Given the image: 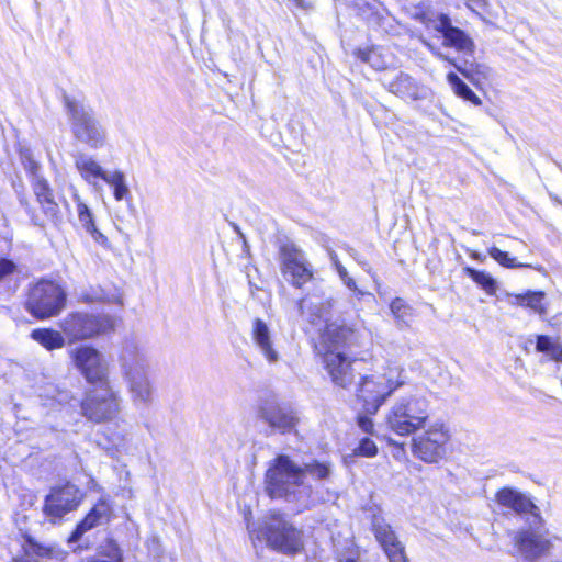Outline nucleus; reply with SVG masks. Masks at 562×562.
Segmentation results:
<instances>
[{"instance_id":"obj_47","label":"nucleus","mask_w":562,"mask_h":562,"mask_svg":"<svg viewBox=\"0 0 562 562\" xmlns=\"http://www.w3.org/2000/svg\"><path fill=\"white\" fill-rule=\"evenodd\" d=\"M549 355L553 360L562 362V346L555 344Z\"/></svg>"},{"instance_id":"obj_7","label":"nucleus","mask_w":562,"mask_h":562,"mask_svg":"<svg viewBox=\"0 0 562 562\" xmlns=\"http://www.w3.org/2000/svg\"><path fill=\"white\" fill-rule=\"evenodd\" d=\"M261 536L270 548L285 554H294L303 549L302 531L278 513H271L266 518L257 538Z\"/></svg>"},{"instance_id":"obj_11","label":"nucleus","mask_w":562,"mask_h":562,"mask_svg":"<svg viewBox=\"0 0 562 562\" xmlns=\"http://www.w3.org/2000/svg\"><path fill=\"white\" fill-rule=\"evenodd\" d=\"M115 322L108 315L88 313L69 314L60 327L69 341L85 340L113 330Z\"/></svg>"},{"instance_id":"obj_34","label":"nucleus","mask_w":562,"mask_h":562,"mask_svg":"<svg viewBox=\"0 0 562 562\" xmlns=\"http://www.w3.org/2000/svg\"><path fill=\"white\" fill-rule=\"evenodd\" d=\"M464 272L470 277L477 285H480L487 294H495L497 284L495 279L485 271H480L471 267H465Z\"/></svg>"},{"instance_id":"obj_39","label":"nucleus","mask_w":562,"mask_h":562,"mask_svg":"<svg viewBox=\"0 0 562 562\" xmlns=\"http://www.w3.org/2000/svg\"><path fill=\"white\" fill-rule=\"evenodd\" d=\"M341 282L350 290L353 292V295L358 299V300H361L362 297H364L366 295H371L369 292H366L361 289H359L357 286V283L356 281L349 276L348 271L345 270L342 271L340 274H338Z\"/></svg>"},{"instance_id":"obj_41","label":"nucleus","mask_w":562,"mask_h":562,"mask_svg":"<svg viewBox=\"0 0 562 562\" xmlns=\"http://www.w3.org/2000/svg\"><path fill=\"white\" fill-rule=\"evenodd\" d=\"M85 300L87 302H112V303H116L119 305H123V302H122V299L117 295H106L105 293L103 292H100V293H95L93 295H85Z\"/></svg>"},{"instance_id":"obj_30","label":"nucleus","mask_w":562,"mask_h":562,"mask_svg":"<svg viewBox=\"0 0 562 562\" xmlns=\"http://www.w3.org/2000/svg\"><path fill=\"white\" fill-rule=\"evenodd\" d=\"M31 337L47 350L59 349L65 345L64 336L50 328L34 329Z\"/></svg>"},{"instance_id":"obj_4","label":"nucleus","mask_w":562,"mask_h":562,"mask_svg":"<svg viewBox=\"0 0 562 562\" xmlns=\"http://www.w3.org/2000/svg\"><path fill=\"white\" fill-rule=\"evenodd\" d=\"M527 528L516 532L515 543L520 554L529 562L548 560L562 562V538L552 536L540 517L539 524L529 522Z\"/></svg>"},{"instance_id":"obj_51","label":"nucleus","mask_w":562,"mask_h":562,"mask_svg":"<svg viewBox=\"0 0 562 562\" xmlns=\"http://www.w3.org/2000/svg\"><path fill=\"white\" fill-rule=\"evenodd\" d=\"M334 268L338 274H340L342 271L347 270L341 263H337V266Z\"/></svg>"},{"instance_id":"obj_35","label":"nucleus","mask_w":562,"mask_h":562,"mask_svg":"<svg viewBox=\"0 0 562 562\" xmlns=\"http://www.w3.org/2000/svg\"><path fill=\"white\" fill-rule=\"evenodd\" d=\"M543 299L544 293L543 292H527L525 294H517L515 295V303L521 306H527L535 311L536 313L542 314L544 313L543 307Z\"/></svg>"},{"instance_id":"obj_28","label":"nucleus","mask_w":562,"mask_h":562,"mask_svg":"<svg viewBox=\"0 0 562 562\" xmlns=\"http://www.w3.org/2000/svg\"><path fill=\"white\" fill-rule=\"evenodd\" d=\"M390 311L398 329L409 327L414 318V308L404 299L395 297L390 304Z\"/></svg>"},{"instance_id":"obj_24","label":"nucleus","mask_w":562,"mask_h":562,"mask_svg":"<svg viewBox=\"0 0 562 562\" xmlns=\"http://www.w3.org/2000/svg\"><path fill=\"white\" fill-rule=\"evenodd\" d=\"M31 181L34 194L44 213L50 220H56L59 213V206L54 199L53 190L48 181L43 176L34 178Z\"/></svg>"},{"instance_id":"obj_12","label":"nucleus","mask_w":562,"mask_h":562,"mask_svg":"<svg viewBox=\"0 0 562 562\" xmlns=\"http://www.w3.org/2000/svg\"><path fill=\"white\" fill-rule=\"evenodd\" d=\"M69 353L75 367L88 383L103 384L109 382V363L101 351L91 346L82 345L71 349Z\"/></svg>"},{"instance_id":"obj_15","label":"nucleus","mask_w":562,"mask_h":562,"mask_svg":"<svg viewBox=\"0 0 562 562\" xmlns=\"http://www.w3.org/2000/svg\"><path fill=\"white\" fill-rule=\"evenodd\" d=\"M325 368L336 386L348 389L355 381L358 367L361 363L359 359H349L342 352L328 350L324 356Z\"/></svg>"},{"instance_id":"obj_22","label":"nucleus","mask_w":562,"mask_h":562,"mask_svg":"<svg viewBox=\"0 0 562 562\" xmlns=\"http://www.w3.org/2000/svg\"><path fill=\"white\" fill-rule=\"evenodd\" d=\"M251 336L256 347L266 360L269 363H277L280 359V353L274 348L270 328L262 319L256 318L254 321Z\"/></svg>"},{"instance_id":"obj_20","label":"nucleus","mask_w":562,"mask_h":562,"mask_svg":"<svg viewBox=\"0 0 562 562\" xmlns=\"http://www.w3.org/2000/svg\"><path fill=\"white\" fill-rule=\"evenodd\" d=\"M437 30L442 34L446 46L454 47L465 53L473 52L474 44L472 40L462 30L453 26L447 15L442 14L439 18Z\"/></svg>"},{"instance_id":"obj_49","label":"nucleus","mask_w":562,"mask_h":562,"mask_svg":"<svg viewBox=\"0 0 562 562\" xmlns=\"http://www.w3.org/2000/svg\"><path fill=\"white\" fill-rule=\"evenodd\" d=\"M470 257H471L472 259H474V260H479V261H481V262L485 260V257H484V256H482V255H481L480 252H477V251H471V252H470Z\"/></svg>"},{"instance_id":"obj_44","label":"nucleus","mask_w":562,"mask_h":562,"mask_svg":"<svg viewBox=\"0 0 562 562\" xmlns=\"http://www.w3.org/2000/svg\"><path fill=\"white\" fill-rule=\"evenodd\" d=\"M15 269V265L13 261L1 258L0 259V280L5 276L12 273Z\"/></svg>"},{"instance_id":"obj_42","label":"nucleus","mask_w":562,"mask_h":562,"mask_svg":"<svg viewBox=\"0 0 562 562\" xmlns=\"http://www.w3.org/2000/svg\"><path fill=\"white\" fill-rule=\"evenodd\" d=\"M372 415L370 414H359L357 417L358 426L367 434H372L374 424L371 418Z\"/></svg>"},{"instance_id":"obj_10","label":"nucleus","mask_w":562,"mask_h":562,"mask_svg":"<svg viewBox=\"0 0 562 562\" xmlns=\"http://www.w3.org/2000/svg\"><path fill=\"white\" fill-rule=\"evenodd\" d=\"M65 302L66 293L57 283L41 280L31 288L26 308L36 318L44 319L57 315Z\"/></svg>"},{"instance_id":"obj_46","label":"nucleus","mask_w":562,"mask_h":562,"mask_svg":"<svg viewBox=\"0 0 562 562\" xmlns=\"http://www.w3.org/2000/svg\"><path fill=\"white\" fill-rule=\"evenodd\" d=\"M356 55H357V57H358V58H360L362 61H364V63H370V61H371L372 56L374 55V52H373V50H371V49H364V50H362V49H358V50L356 52Z\"/></svg>"},{"instance_id":"obj_32","label":"nucleus","mask_w":562,"mask_h":562,"mask_svg":"<svg viewBox=\"0 0 562 562\" xmlns=\"http://www.w3.org/2000/svg\"><path fill=\"white\" fill-rule=\"evenodd\" d=\"M447 80L449 85L451 86L453 92L462 98L465 101L471 102L474 105H481L482 101L481 99L472 91V89L463 82L458 75L454 72H449L447 75Z\"/></svg>"},{"instance_id":"obj_17","label":"nucleus","mask_w":562,"mask_h":562,"mask_svg":"<svg viewBox=\"0 0 562 562\" xmlns=\"http://www.w3.org/2000/svg\"><path fill=\"white\" fill-rule=\"evenodd\" d=\"M258 416L270 428L281 434L293 430L299 420L290 407L280 404L274 398L266 400L259 405Z\"/></svg>"},{"instance_id":"obj_33","label":"nucleus","mask_w":562,"mask_h":562,"mask_svg":"<svg viewBox=\"0 0 562 562\" xmlns=\"http://www.w3.org/2000/svg\"><path fill=\"white\" fill-rule=\"evenodd\" d=\"M438 56L443 58L442 54H439ZM445 59L451 63L459 72H461L464 77L469 78L472 81L475 80L476 76L487 78L490 74V68L483 64L469 63L465 60L463 65H458L447 57H445Z\"/></svg>"},{"instance_id":"obj_27","label":"nucleus","mask_w":562,"mask_h":562,"mask_svg":"<svg viewBox=\"0 0 562 562\" xmlns=\"http://www.w3.org/2000/svg\"><path fill=\"white\" fill-rule=\"evenodd\" d=\"M301 470L304 480H306V475H310L315 481L326 482L333 474V463L313 459L310 462L301 464Z\"/></svg>"},{"instance_id":"obj_3","label":"nucleus","mask_w":562,"mask_h":562,"mask_svg":"<svg viewBox=\"0 0 562 562\" xmlns=\"http://www.w3.org/2000/svg\"><path fill=\"white\" fill-rule=\"evenodd\" d=\"M431 414L429 401L419 394L400 397L385 416L386 427L398 436H409L427 426Z\"/></svg>"},{"instance_id":"obj_26","label":"nucleus","mask_w":562,"mask_h":562,"mask_svg":"<svg viewBox=\"0 0 562 562\" xmlns=\"http://www.w3.org/2000/svg\"><path fill=\"white\" fill-rule=\"evenodd\" d=\"M75 166L81 177L90 183L92 178L103 179L106 172L91 156L83 153L75 156Z\"/></svg>"},{"instance_id":"obj_6","label":"nucleus","mask_w":562,"mask_h":562,"mask_svg":"<svg viewBox=\"0 0 562 562\" xmlns=\"http://www.w3.org/2000/svg\"><path fill=\"white\" fill-rule=\"evenodd\" d=\"M64 103L70 121V128L76 140L91 149L105 145L106 131L95 117L92 108L82 100L64 95Z\"/></svg>"},{"instance_id":"obj_23","label":"nucleus","mask_w":562,"mask_h":562,"mask_svg":"<svg viewBox=\"0 0 562 562\" xmlns=\"http://www.w3.org/2000/svg\"><path fill=\"white\" fill-rule=\"evenodd\" d=\"M74 201L76 202L77 206V215L78 221L86 231L87 234H89L92 239L99 244L100 246L104 248H110V241L108 237L101 233L94 223V216L91 212V210L88 207L86 203L82 202L78 193H74Z\"/></svg>"},{"instance_id":"obj_38","label":"nucleus","mask_w":562,"mask_h":562,"mask_svg":"<svg viewBox=\"0 0 562 562\" xmlns=\"http://www.w3.org/2000/svg\"><path fill=\"white\" fill-rule=\"evenodd\" d=\"M378 453V447L375 442L369 438H363L360 440L358 447L353 450L355 456H361L371 458Z\"/></svg>"},{"instance_id":"obj_43","label":"nucleus","mask_w":562,"mask_h":562,"mask_svg":"<svg viewBox=\"0 0 562 562\" xmlns=\"http://www.w3.org/2000/svg\"><path fill=\"white\" fill-rule=\"evenodd\" d=\"M554 345L555 344L551 340L549 336L540 335L537 337L536 349L539 352H546L549 355Z\"/></svg>"},{"instance_id":"obj_9","label":"nucleus","mask_w":562,"mask_h":562,"mask_svg":"<svg viewBox=\"0 0 562 562\" xmlns=\"http://www.w3.org/2000/svg\"><path fill=\"white\" fill-rule=\"evenodd\" d=\"M83 497L85 493L72 483L54 486L44 497L43 515L49 524L59 525L68 514L77 510Z\"/></svg>"},{"instance_id":"obj_52","label":"nucleus","mask_w":562,"mask_h":562,"mask_svg":"<svg viewBox=\"0 0 562 562\" xmlns=\"http://www.w3.org/2000/svg\"><path fill=\"white\" fill-rule=\"evenodd\" d=\"M339 562H356V561L353 559L348 558V559H345V560H340Z\"/></svg>"},{"instance_id":"obj_50","label":"nucleus","mask_w":562,"mask_h":562,"mask_svg":"<svg viewBox=\"0 0 562 562\" xmlns=\"http://www.w3.org/2000/svg\"><path fill=\"white\" fill-rule=\"evenodd\" d=\"M469 3H473L479 8H483L485 5V0H468Z\"/></svg>"},{"instance_id":"obj_37","label":"nucleus","mask_w":562,"mask_h":562,"mask_svg":"<svg viewBox=\"0 0 562 562\" xmlns=\"http://www.w3.org/2000/svg\"><path fill=\"white\" fill-rule=\"evenodd\" d=\"M21 160L32 179L41 177V165L34 159L31 150L25 149L21 153Z\"/></svg>"},{"instance_id":"obj_31","label":"nucleus","mask_w":562,"mask_h":562,"mask_svg":"<svg viewBox=\"0 0 562 562\" xmlns=\"http://www.w3.org/2000/svg\"><path fill=\"white\" fill-rule=\"evenodd\" d=\"M102 180L113 188V195L116 201H122L131 195L123 171H106Z\"/></svg>"},{"instance_id":"obj_8","label":"nucleus","mask_w":562,"mask_h":562,"mask_svg":"<svg viewBox=\"0 0 562 562\" xmlns=\"http://www.w3.org/2000/svg\"><path fill=\"white\" fill-rule=\"evenodd\" d=\"M120 411L121 398L110 382L89 390L81 402L82 415L97 424L115 419Z\"/></svg>"},{"instance_id":"obj_53","label":"nucleus","mask_w":562,"mask_h":562,"mask_svg":"<svg viewBox=\"0 0 562 562\" xmlns=\"http://www.w3.org/2000/svg\"><path fill=\"white\" fill-rule=\"evenodd\" d=\"M20 562H30L27 559H22Z\"/></svg>"},{"instance_id":"obj_18","label":"nucleus","mask_w":562,"mask_h":562,"mask_svg":"<svg viewBox=\"0 0 562 562\" xmlns=\"http://www.w3.org/2000/svg\"><path fill=\"white\" fill-rule=\"evenodd\" d=\"M496 501L501 506L507 507L518 515L525 517L526 524L540 521V509L533 504L531 498L512 487H504L496 494Z\"/></svg>"},{"instance_id":"obj_48","label":"nucleus","mask_w":562,"mask_h":562,"mask_svg":"<svg viewBox=\"0 0 562 562\" xmlns=\"http://www.w3.org/2000/svg\"><path fill=\"white\" fill-rule=\"evenodd\" d=\"M328 255H329V258H330V261H331V265L333 267H336L337 263H341L338 259V256L337 254L334 251V250H329L328 251Z\"/></svg>"},{"instance_id":"obj_45","label":"nucleus","mask_w":562,"mask_h":562,"mask_svg":"<svg viewBox=\"0 0 562 562\" xmlns=\"http://www.w3.org/2000/svg\"><path fill=\"white\" fill-rule=\"evenodd\" d=\"M386 557L389 559V562H409L405 549L394 552Z\"/></svg>"},{"instance_id":"obj_5","label":"nucleus","mask_w":562,"mask_h":562,"mask_svg":"<svg viewBox=\"0 0 562 562\" xmlns=\"http://www.w3.org/2000/svg\"><path fill=\"white\" fill-rule=\"evenodd\" d=\"M405 383L403 369L389 367L384 373L361 376L357 386V400L362 403V412L375 415L391 394Z\"/></svg>"},{"instance_id":"obj_21","label":"nucleus","mask_w":562,"mask_h":562,"mask_svg":"<svg viewBox=\"0 0 562 562\" xmlns=\"http://www.w3.org/2000/svg\"><path fill=\"white\" fill-rule=\"evenodd\" d=\"M371 525L374 537L386 555L405 549L396 532L383 517L374 515Z\"/></svg>"},{"instance_id":"obj_40","label":"nucleus","mask_w":562,"mask_h":562,"mask_svg":"<svg viewBox=\"0 0 562 562\" xmlns=\"http://www.w3.org/2000/svg\"><path fill=\"white\" fill-rule=\"evenodd\" d=\"M27 551L38 557H49L52 554V549L36 542L32 537L26 538Z\"/></svg>"},{"instance_id":"obj_16","label":"nucleus","mask_w":562,"mask_h":562,"mask_svg":"<svg viewBox=\"0 0 562 562\" xmlns=\"http://www.w3.org/2000/svg\"><path fill=\"white\" fill-rule=\"evenodd\" d=\"M383 86L406 102L424 101L431 97L430 88L404 71H400L392 79H384Z\"/></svg>"},{"instance_id":"obj_25","label":"nucleus","mask_w":562,"mask_h":562,"mask_svg":"<svg viewBox=\"0 0 562 562\" xmlns=\"http://www.w3.org/2000/svg\"><path fill=\"white\" fill-rule=\"evenodd\" d=\"M356 331L346 325L328 324L323 334L325 341L330 342L334 347L351 346L355 344Z\"/></svg>"},{"instance_id":"obj_1","label":"nucleus","mask_w":562,"mask_h":562,"mask_svg":"<svg viewBox=\"0 0 562 562\" xmlns=\"http://www.w3.org/2000/svg\"><path fill=\"white\" fill-rule=\"evenodd\" d=\"M265 492L272 499H282L296 513L316 503L312 485L303 479L301 464L281 453L269 462L265 474Z\"/></svg>"},{"instance_id":"obj_13","label":"nucleus","mask_w":562,"mask_h":562,"mask_svg":"<svg viewBox=\"0 0 562 562\" xmlns=\"http://www.w3.org/2000/svg\"><path fill=\"white\" fill-rule=\"evenodd\" d=\"M449 435L445 425L435 423L420 436L413 439V453L425 462H437L445 454Z\"/></svg>"},{"instance_id":"obj_29","label":"nucleus","mask_w":562,"mask_h":562,"mask_svg":"<svg viewBox=\"0 0 562 562\" xmlns=\"http://www.w3.org/2000/svg\"><path fill=\"white\" fill-rule=\"evenodd\" d=\"M333 306L331 300L326 302H313L308 297L299 301V310L301 314L305 313V308L310 312V323L315 324L317 319L326 318Z\"/></svg>"},{"instance_id":"obj_36","label":"nucleus","mask_w":562,"mask_h":562,"mask_svg":"<svg viewBox=\"0 0 562 562\" xmlns=\"http://www.w3.org/2000/svg\"><path fill=\"white\" fill-rule=\"evenodd\" d=\"M488 255L505 268L530 267L527 263H518L515 258L510 257L508 252L501 250L497 247H491Z\"/></svg>"},{"instance_id":"obj_19","label":"nucleus","mask_w":562,"mask_h":562,"mask_svg":"<svg viewBox=\"0 0 562 562\" xmlns=\"http://www.w3.org/2000/svg\"><path fill=\"white\" fill-rule=\"evenodd\" d=\"M112 517V507L104 501H99L90 512L80 520L69 536V542H77L89 530L108 524Z\"/></svg>"},{"instance_id":"obj_2","label":"nucleus","mask_w":562,"mask_h":562,"mask_svg":"<svg viewBox=\"0 0 562 562\" xmlns=\"http://www.w3.org/2000/svg\"><path fill=\"white\" fill-rule=\"evenodd\" d=\"M119 362L133 404L137 407H148L153 402L154 387L148 376L147 356L136 337L124 339Z\"/></svg>"},{"instance_id":"obj_14","label":"nucleus","mask_w":562,"mask_h":562,"mask_svg":"<svg viewBox=\"0 0 562 562\" xmlns=\"http://www.w3.org/2000/svg\"><path fill=\"white\" fill-rule=\"evenodd\" d=\"M281 270L293 286L301 288L313 278V269L304 252L293 244L280 248Z\"/></svg>"}]
</instances>
